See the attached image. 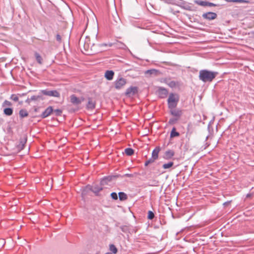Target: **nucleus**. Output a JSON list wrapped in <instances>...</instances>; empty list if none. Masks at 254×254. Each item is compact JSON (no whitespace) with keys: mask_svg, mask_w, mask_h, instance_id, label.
Returning a JSON list of instances; mask_svg holds the SVG:
<instances>
[{"mask_svg":"<svg viewBox=\"0 0 254 254\" xmlns=\"http://www.w3.org/2000/svg\"><path fill=\"white\" fill-rule=\"evenodd\" d=\"M218 75L217 71L202 69L199 71L198 77L200 80L204 83L211 82Z\"/></svg>","mask_w":254,"mask_h":254,"instance_id":"nucleus-1","label":"nucleus"},{"mask_svg":"<svg viewBox=\"0 0 254 254\" xmlns=\"http://www.w3.org/2000/svg\"><path fill=\"white\" fill-rule=\"evenodd\" d=\"M169 109L170 114L173 117L169 119L168 124L173 125L181 119L183 114V110L180 108H177L176 107H171L169 108Z\"/></svg>","mask_w":254,"mask_h":254,"instance_id":"nucleus-2","label":"nucleus"},{"mask_svg":"<svg viewBox=\"0 0 254 254\" xmlns=\"http://www.w3.org/2000/svg\"><path fill=\"white\" fill-rule=\"evenodd\" d=\"M79 45L80 47L83 46L85 51L88 52L89 50L91 51L92 53H88L86 54L87 55H92L94 54V50L93 49L94 44H91L89 37H86L84 40L80 39L79 41Z\"/></svg>","mask_w":254,"mask_h":254,"instance_id":"nucleus-3","label":"nucleus"},{"mask_svg":"<svg viewBox=\"0 0 254 254\" xmlns=\"http://www.w3.org/2000/svg\"><path fill=\"white\" fill-rule=\"evenodd\" d=\"M103 189V187L97 185L94 186L87 185L83 189L82 192V195H86L89 190L93 192L94 194L97 196H100L99 192Z\"/></svg>","mask_w":254,"mask_h":254,"instance_id":"nucleus-4","label":"nucleus"},{"mask_svg":"<svg viewBox=\"0 0 254 254\" xmlns=\"http://www.w3.org/2000/svg\"><path fill=\"white\" fill-rule=\"evenodd\" d=\"M179 100L178 97L177 98L175 97V95L174 93H170L167 100L168 108L177 107Z\"/></svg>","mask_w":254,"mask_h":254,"instance_id":"nucleus-5","label":"nucleus"},{"mask_svg":"<svg viewBox=\"0 0 254 254\" xmlns=\"http://www.w3.org/2000/svg\"><path fill=\"white\" fill-rule=\"evenodd\" d=\"M127 83V80L121 77H119L114 82L115 88L119 90L123 88Z\"/></svg>","mask_w":254,"mask_h":254,"instance_id":"nucleus-6","label":"nucleus"},{"mask_svg":"<svg viewBox=\"0 0 254 254\" xmlns=\"http://www.w3.org/2000/svg\"><path fill=\"white\" fill-rule=\"evenodd\" d=\"M40 93L42 94L48 96L60 97V93L56 90H50L48 89L40 90Z\"/></svg>","mask_w":254,"mask_h":254,"instance_id":"nucleus-7","label":"nucleus"},{"mask_svg":"<svg viewBox=\"0 0 254 254\" xmlns=\"http://www.w3.org/2000/svg\"><path fill=\"white\" fill-rule=\"evenodd\" d=\"M138 91V88L136 86H130L127 88L125 94L127 97L134 96Z\"/></svg>","mask_w":254,"mask_h":254,"instance_id":"nucleus-8","label":"nucleus"},{"mask_svg":"<svg viewBox=\"0 0 254 254\" xmlns=\"http://www.w3.org/2000/svg\"><path fill=\"white\" fill-rule=\"evenodd\" d=\"M164 82L172 88H175L177 86H180L181 84L180 81L171 80L170 78H166L164 79Z\"/></svg>","mask_w":254,"mask_h":254,"instance_id":"nucleus-9","label":"nucleus"},{"mask_svg":"<svg viewBox=\"0 0 254 254\" xmlns=\"http://www.w3.org/2000/svg\"><path fill=\"white\" fill-rule=\"evenodd\" d=\"M202 17L203 19L208 20H212L216 19L217 17V14L213 12H207L204 13L202 15Z\"/></svg>","mask_w":254,"mask_h":254,"instance_id":"nucleus-10","label":"nucleus"},{"mask_svg":"<svg viewBox=\"0 0 254 254\" xmlns=\"http://www.w3.org/2000/svg\"><path fill=\"white\" fill-rule=\"evenodd\" d=\"M157 93L160 98H165L168 94V91L163 87H159L157 90Z\"/></svg>","mask_w":254,"mask_h":254,"instance_id":"nucleus-11","label":"nucleus"},{"mask_svg":"<svg viewBox=\"0 0 254 254\" xmlns=\"http://www.w3.org/2000/svg\"><path fill=\"white\" fill-rule=\"evenodd\" d=\"M194 3L201 5V6H218L220 5L219 4H215L211 2L207 1H202L199 0H194Z\"/></svg>","mask_w":254,"mask_h":254,"instance_id":"nucleus-12","label":"nucleus"},{"mask_svg":"<svg viewBox=\"0 0 254 254\" xmlns=\"http://www.w3.org/2000/svg\"><path fill=\"white\" fill-rule=\"evenodd\" d=\"M27 140V136L26 134H24L20 138L19 142L17 145V148L21 150L24 148L25 144L26 143Z\"/></svg>","mask_w":254,"mask_h":254,"instance_id":"nucleus-13","label":"nucleus"},{"mask_svg":"<svg viewBox=\"0 0 254 254\" xmlns=\"http://www.w3.org/2000/svg\"><path fill=\"white\" fill-rule=\"evenodd\" d=\"M54 109H53V107L52 106H49L39 117H40L42 119H45L51 115Z\"/></svg>","mask_w":254,"mask_h":254,"instance_id":"nucleus-14","label":"nucleus"},{"mask_svg":"<svg viewBox=\"0 0 254 254\" xmlns=\"http://www.w3.org/2000/svg\"><path fill=\"white\" fill-rule=\"evenodd\" d=\"M96 102L91 97L88 98V103L86 105V109L87 110H93L95 108Z\"/></svg>","mask_w":254,"mask_h":254,"instance_id":"nucleus-15","label":"nucleus"},{"mask_svg":"<svg viewBox=\"0 0 254 254\" xmlns=\"http://www.w3.org/2000/svg\"><path fill=\"white\" fill-rule=\"evenodd\" d=\"M161 148L159 146L156 147L152 151L151 158L155 160H157L158 158V154Z\"/></svg>","mask_w":254,"mask_h":254,"instance_id":"nucleus-16","label":"nucleus"},{"mask_svg":"<svg viewBox=\"0 0 254 254\" xmlns=\"http://www.w3.org/2000/svg\"><path fill=\"white\" fill-rule=\"evenodd\" d=\"M70 102L75 105H78L80 104V101L79 98L76 96L75 95L73 94L70 96Z\"/></svg>","mask_w":254,"mask_h":254,"instance_id":"nucleus-17","label":"nucleus"},{"mask_svg":"<svg viewBox=\"0 0 254 254\" xmlns=\"http://www.w3.org/2000/svg\"><path fill=\"white\" fill-rule=\"evenodd\" d=\"M175 155V152L173 150H168L165 152L164 158L167 160L171 159Z\"/></svg>","mask_w":254,"mask_h":254,"instance_id":"nucleus-18","label":"nucleus"},{"mask_svg":"<svg viewBox=\"0 0 254 254\" xmlns=\"http://www.w3.org/2000/svg\"><path fill=\"white\" fill-rule=\"evenodd\" d=\"M114 72L113 70H107L105 73V77L108 80H111L113 79Z\"/></svg>","mask_w":254,"mask_h":254,"instance_id":"nucleus-19","label":"nucleus"},{"mask_svg":"<svg viewBox=\"0 0 254 254\" xmlns=\"http://www.w3.org/2000/svg\"><path fill=\"white\" fill-rule=\"evenodd\" d=\"M43 94H42V93H41L40 92L39 93V94L38 95H33L32 96H31L30 97V100H32V101H41V100H43L44 99L43 97V96H42Z\"/></svg>","mask_w":254,"mask_h":254,"instance_id":"nucleus-20","label":"nucleus"},{"mask_svg":"<svg viewBox=\"0 0 254 254\" xmlns=\"http://www.w3.org/2000/svg\"><path fill=\"white\" fill-rule=\"evenodd\" d=\"M34 56L37 63L40 64H43V58L41 55L38 52H35L34 53Z\"/></svg>","mask_w":254,"mask_h":254,"instance_id":"nucleus-21","label":"nucleus"},{"mask_svg":"<svg viewBox=\"0 0 254 254\" xmlns=\"http://www.w3.org/2000/svg\"><path fill=\"white\" fill-rule=\"evenodd\" d=\"M179 136V132L176 131V129L175 127H173L170 133V138H174Z\"/></svg>","mask_w":254,"mask_h":254,"instance_id":"nucleus-22","label":"nucleus"},{"mask_svg":"<svg viewBox=\"0 0 254 254\" xmlns=\"http://www.w3.org/2000/svg\"><path fill=\"white\" fill-rule=\"evenodd\" d=\"M3 113L6 116H10L13 114V109L11 108H5L3 110Z\"/></svg>","mask_w":254,"mask_h":254,"instance_id":"nucleus-23","label":"nucleus"},{"mask_svg":"<svg viewBox=\"0 0 254 254\" xmlns=\"http://www.w3.org/2000/svg\"><path fill=\"white\" fill-rule=\"evenodd\" d=\"M114 45L116 48L120 49H125L127 47L124 43L120 41H117L116 43H114Z\"/></svg>","mask_w":254,"mask_h":254,"instance_id":"nucleus-24","label":"nucleus"},{"mask_svg":"<svg viewBox=\"0 0 254 254\" xmlns=\"http://www.w3.org/2000/svg\"><path fill=\"white\" fill-rule=\"evenodd\" d=\"M119 197L121 201H124L127 199V196L126 193L124 192H119Z\"/></svg>","mask_w":254,"mask_h":254,"instance_id":"nucleus-25","label":"nucleus"},{"mask_svg":"<svg viewBox=\"0 0 254 254\" xmlns=\"http://www.w3.org/2000/svg\"><path fill=\"white\" fill-rule=\"evenodd\" d=\"M19 116L21 118L26 117L28 116V113L25 109H21L19 112Z\"/></svg>","mask_w":254,"mask_h":254,"instance_id":"nucleus-26","label":"nucleus"},{"mask_svg":"<svg viewBox=\"0 0 254 254\" xmlns=\"http://www.w3.org/2000/svg\"><path fill=\"white\" fill-rule=\"evenodd\" d=\"M109 250L112 252V254H116L118 253V249L114 244L109 245Z\"/></svg>","mask_w":254,"mask_h":254,"instance_id":"nucleus-27","label":"nucleus"},{"mask_svg":"<svg viewBox=\"0 0 254 254\" xmlns=\"http://www.w3.org/2000/svg\"><path fill=\"white\" fill-rule=\"evenodd\" d=\"M158 72V70L157 69H148V70H147L146 71H145V73L146 74H149V75H151V74L156 75Z\"/></svg>","mask_w":254,"mask_h":254,"instance_id":"nucleus-28","label":"nucleus"},{"mask_svg":"<svg viewBox=\"0 0 254 254\" xmlns=\"http://www.w3.org/2000/svg\"><path fill=\"white\" fill-rule=\"evenodd\" d=\"M125 152L128 156H131L134 153V150L131 148H127L125 149Z\"/></svg>","mask_w":254,"mask_h":254,"instance_id":"nucleus-29","label":"nucleus"},{"mask_svg":"<svg viewBox=\"0 0 254 254\" xmlns=\"http://www.w3.org/2000/svg\"><path fill=\"white\" fill-rule=\"evenodd\" d=\"M174 165L173 162H169L167 163H165L163 165L162 167L164 169H169L172 167Z\"/></svg>","mask_w":254,"mask_h":254,"instance_id":"nucleus-30","label":"nucleus"},{"mask_svg":"<svg viewBox=\"0 0 254 254\" xmlns=\"http://www.w3.org/2000/svg\"><path fill=\"white\" fill-rule=\"evenodd\" d=\"M120 228L121 229V230L125 233H127L129 232V229L128 226L122 225L120 226Z\"/></svg>","mask_w":254,"mask_h":254,"instance_id":"nucleus-31","label":"nucleus"},{"mask_svg":"<svg viewBox=\"0 0 254 254\" xmlns=\"http://www.w3.org/2000/svg\"><path fill=\"white\" fill-rule=\"evenodd\" d=\"M62 113L63 111L61 109L54 110V111L53 112V113H54L56 116H61Z\"/></svg>","mask_w":254,"mask_h":254,"instance_id":"nucleus-32","label":"nucleus"},{"mask_svg":"<svg viewBox=\"0 0 254 254\" xmlns=\"http://www.w3.org/2000/svg\"><path fill=\"white\" fill-rule=\"evenodd\" d=\"M192 127V125L190 123H189L187 126V131L186 133V135L188 136V135H190L192 131L190 130V128Z\"/></svg>","mask_w":254,"mask_h":254,"instance_id":"nucleus-33","label":"nucleus"},{"mask_svg":"<svg viewBox=\"0 0 254 254\" xmlns=\"http://www.w3.org/2000/svg\"><path fill=\"white\" fill-rule=\"evenodd\" d=\"M118 177V176H109L107 177H105V178L107 181V182H110L113 180L114 179H116Z\"/></svg>","mask_w":254,"mask_h":254,"instance_id":"nucleus-34","label":"nucleus"},{"mask_svg":"<svg viewBox=\"0 0 254 254\" xmlns=\"http://www.w3.org/2000/svg\"><path fill=\"white\" fill-rule=\"evenodd\" d=\"M154 213L152 211L149 210L148 212L147 218L149 220H152L154 218Z\"/></svg>","mask_w":254,"mask_h":254,"instance_id":"nucleus-35","label":"nucleus"},{"mask_svg":"<svg viewBox=\"0 0 254 254\" xmlns=\"http://www.w3.org/2000/svg\"><path fill=\"white\" fill-rule=\"evenodd\" d=\"M155 161V159H153L152 158H150L148 160H146L145 162L144 166L145 167L147 166L149 164L152 163L154 162Z\"/></svg>","mask_w":254,"mask_h":254,"instance_id":"nucleus-36","label":"nucleus"},{"mask_svg":"<svg viewBox=\"0 0 254 254\" xmlns=\"http://www.w3.org/2000/svg\"><path fill=\"white\" fill-rule=\"evenodd\" d=\"M12 103L9 101H7V100H5L2 104V106L3 107H5V106H12Z\"/></svg>","mask_w":254,"mask_h":254,"instance_id":"nucleus-37","label":"nucleus"},{"mask_svg":"<svg viewBox=\"0 0 254 254\" xmlns=\"http://www.w3.org/2000/svg\"><path fill=\"white\" fill-rule=\"evenodd\" d=\"M113 45H115L114 43H109L108 44L103 43V44H99L98 46H99L100 47H102L103 46L106 47L107 46H108L109 47H112Z\"/></svg>","mask_w":254,"mask_h":254,"instance_id":"nucleus-38","label":"nucleus"},{"mask_svg":"<svg viewBox=\"0 0 254 254\" xmlns=\"http://www.w3.org/2000/svg\"><path fill=\"white\" fill-rule=\"evenodd\" d=\"M108 183L109 182H107V181L106 180V179L104 177V178H103L101 180V181H100V185H101V186H104V185H107L108 184Z\"/></svg>","mask_w":254,"mask_h":254,"instance_id":"nucleus-39","label":"nucleus"},{"mask_svg":"<svg viewBox=\"0 0 254 254\" xmlns=\"http://www.w3.org/2000/svg\"><path fill=\"white\" fill-rule=\"evenodd\" d=\"M111 197L114 200L118 199V195L117 193L115 192H113L111 193Z\"/></svg>","mask_w":254,"mask_h":254,"instance_id":"nucleus-40","label":"nucleus"},{"mask_svg":"<svg viewBox=\"0 0 254 254\" xmlns=\"http://www.w3.org/2000/svg\"><path fill=\"white\" fill-rule=\"evenodd\" d=\"M10 99H12V100L16 102L18 100V97L17 95H14V94H12L11 95V97H10Z\"/></svg>","mask_w":254,"mask_h":254,"instance_id":"nucleus-41","label":"nucleus"},{"mask_svg":"<svg viewBox=\"0 0 254 254\" xmlns=\"http://www.w3.org/2000/svg\"><path fill=\"white\" fill-rule=\"evenodd\" d=\"M234 2L249 3V1L247 0H234Z\"/></svg>","mask_w":254,"mask_h":254,"instance_id":"nucleus-42","label":"nucleus"},{"mask_svg":"<svg viewBox=\"0 0 254 254\" xmlns=\"http://www.w3.org/2000/svg\"><path fill=\"white\" fill-rule=\"evenodd\" d=\"M56 40L59 43H61L62 41V37H61V35L59 34H57L56 35Z\"/></svg>","mask_w":254,"mask_h":254,"instance_id":"nucleus-43","label":"nucleus"},{"mask_svg":"<svg viewBox=\"0 0 254 254\" xmlns=\"http://www.w3.org/2000/svg\"><path fill=\"white\" fill-rule=\"evenodd\" d=\"M157 183H158V182L156 181L155 180H154L152 181V184L150 185L152 186H156Z\"/></svg>","mask_w":254,"mask_h":254,"instance_id":"nucleus-44","label":"nucleus"},{"mask_svg":"<svg viewBox=\"0 0 254 254\" xmlns=\"http://www.w3.org/2000/svg\"><path fill=\"white\" fill-rule=\"evenodd\" d=\"M32 101V100H30V98H28L27 99V100H26V102L28 103V104H30V103Z\"/></svg>","mask_w":254,"mask_h":254,"instance_id":"nucleus-45","label":"nucleus"},{"mask_svg":"<svg viewBox=\"0 0 254 254\" xmlns=\"http://www.w3.org/2000/svg\"><path fill=\"white\" fill-rule=\"evenodd\" d=\"M125 176L128 177H132V175L130 174H126L125 175Z\"/></svg>","mask_w":254,"mask_h":254,"instance_id":"nucleus-46","label":"nucleus"},{"mask_svg":"<svg viewBox=\"0 0 254 254\" xmlns=\"http://www.w3.org/2000/svg\"><path fill=\"white\" fill-rule=\"evenodd\" d=\"M84 98L83 97H81V98H79V100L80 101V104L82 102H83L84 100Z\"/></svg>","mask_w":254,"mask_h":254,"instance_id":"nucleus-47","label":"nucleus"},{"mask_svg":"<svg viewBox=\"0 0 254 254\" xmlns=\"http://www.w3.org/2000/svg\"><path fill=\"white\" fill-rule=\"evenodd\" d=\"M252 194L251 193H248V194H247L246 197H250L252 196Z\"/></svg>","mask_w":254,"mask_h":254,"instance_id":"nucleus-48","label":"nucleus"},{"mask_svg":"<svg viewBox=\"0 0 254 254\" xmlns=\"http://www.w3.org/2000/svg\"><path fill=\"white\" fill-rule=\"evenodd\" d=\"M227 2H234V0H224Z\"/></svg>","mask_w":254,"mask_h":254,"instance_id":"nucleus-49","label":"nucleus"},{"mask_svg":"<svg viewBox=\"0 0 254 254\" xmlns=\"http://www.w3.org/2000/svg\"><path fill=\"white\" fill-rule=\"evenodd\" d=\"M3 122V120L2 118H0V125Z\"/></svg>","mask_w":254,"mask_h":254,"instance_id":"nucleus-50","label":"nucleus"},{"mask_svg":"<svg viewBox=\"0 0 254 254\" xmlns=\"http://www.w3.org/2000/svg\"><path fill=\"white\" fill-rule=\"evenodd\" d=\"M186 9L189 10H191L190 6L186 8Z\"/></svg>","mask_w":254,"mask_h":254,"instance_id":"nucleus-51","label":"nucleus"},{"mask_svg":"<svg viewBox=\"0 0 254 254\" xmlns=\"http://www.w3.org/2000/svg\"><path fill=\"white\" fill-rule=\"evenodd\" d=\"M229 203V202L227 201V202H226L224 203V205H227V204H228Z\"/></svg>","mask_w":254,"mask_h":254,"instance_id":"nucleus-52","label":"nucleus"},{"mask_svg":"<svg viewBox=\"0 0 254 254\" xmlns=\"http://www.w3.org/2000/svg\"><path fill=\"white\" fill-rule=\"evenodd\" d=\"M105 254H112L110 252H107V253H106Z\"/></svg>","mask_w":254,"mask_h":254,"instance_id":"nucleus-53","label":"nucleus"},{"mask_svg":"<svg viewBox=\"0 0 254 254\" xmlns=\"http://www.w3.org/2000/svg\"><path fill=\"white\" fill-rule=\"evenodd\" d=\"M37 110H38V109H37V108H35L34 110H35V112H37Z\"/></svg>","mask_w":254,"mask_h":254,"instance_id":"nucleus-54","label":"nucleus"},{"mask_svg":"<svg viewBox=\"0 0 254 254\" xmlns=\"http://www.w3.org/2000/svg\"><path fill=\"white\" fill-rule=\"evenodd\" d=\"M208 136H207L206 137V140H207L208 139Z\"/></svg>","mask_w":254,"mask_h":254,"instance_id":"nucleus-55","label":"nucleus"},{"mask_svg":"<svg viewBox=\"0 0 254 254\" xmlns=\"http://www.w3.org/2000/svg\"><path fill=\"white\" fill-rule=\"evenodd\" d=\"M96 254H100L99 252H97Z\"/></svg>","mask_w":254,"mask_h":254,"instance_id":"nucleus-56","label":"nucleus"}]
</instances>
